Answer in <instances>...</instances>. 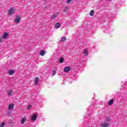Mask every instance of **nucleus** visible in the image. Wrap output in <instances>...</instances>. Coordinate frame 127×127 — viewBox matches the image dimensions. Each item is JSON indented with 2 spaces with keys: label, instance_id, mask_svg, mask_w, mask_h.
Here are the masks:
<instances>
[{
  "label": "nucleus",
  "instance_id": "f257e3e1",
  "mask_svg": "<svg viewBox=\"0 0 127 127\" xmlns=\"http://www.w3.org/2000/svg\"><path fill=\"white\" fill-rule=\"evenodd\" d=\"M15 12V10H14V8H11L8 11V14L9 15H12Z\"/></svg>",
  "mask_w": 127,
  "mask_h": 127
},
{
  "label": "nucleus",
  "instance_id": "f03ea898",
  "mask_svg": "<svg viewBox=\"0 0 127 127\" xmlns=\"http://www.w3.org/2000/svg\"><path fill=\"white\" fill-rule=\"evenodd\" d=\"M21 19V18L20 17V16H16V18H15L14 22H16V23H19Z\"/></svg>",
  "mask_w": 127,
  "mask_h": 127
},
{
  "label": "nucleus",
  "instance_id": "7ed1b4c3",
  "mask_svg": "<svg viewBox=\"0 0 127 127\" xmlns=\"http://www.w3.org/2000/svg\"><path fill=\"white\" fill-rule=\"evenodd\" d=\"M57 15H59V12L56 13L54 14L53 15L51 16V20H54L56 17H57Z\"/></svg>",
  "mask_w": 127,
  "mask_h": 127
},
{
  "label": "nucleus",
  "instance_id": "20e7f679",
  "mask_svg": "<svg viewBox=\"0 0 127 127\" xmlns=\"http://www.w3.org/2000/svg\"><path fill=\"white\" fill-rule=\"evenodd\" d=\"M101 127H109L110 126V123H107V122H104L101 124Z\"/></svg>",
  "mask_w": 127,
  "mask_h": 127
},
{
  "label": "nucleus",
  "instance_id": "39448f33",
  "mask_svg": "<svg viewBox=\"0 0 127 127\" xmlns=\"http://www.w3.org/2000/svg\"><path fill=\"white\" fill-rule=\"evenodd\" d=\"M7 95L9 96V97H10V96H12V94L13 93V91L11 89H10L9 90H7Z\"/></svg>",
  "mask_w": 127,
  "mask_h": 127
},
{
  "label": "nucleus",
  "instance_id": "423d86ee",
  "mask_svg": "<svg viewBox=\"0 0 127 127\" xmlns=\"http://www.w3.org/2000/svg\"><path fill=\"white\" fill-rule=\"evenodd\" d=\"M71 70V68H70V67L69 66H65L64 68V72H69V71Z\"/></svg>",
  "mask_w": 127,
  "mask_h": 127
},
{
  "label": "nucleus",
  "instance_id": "0eeeda50",
  "mask_svg": "<svg viewBox=\"0 0 127 127\" xmlns=\"http://www.w3.org/2000/svg\"><path fill=\"white\" fill-rule=\"evenodd\" d=\"M13 108H14V105H13V104H11L10 105H9L8 109L9 111H11V110H13Z\"/></svg>",
  "mask_w": 127,
  "mask_h": 127
},
{
  "label": "nucleus",
  "instance_id": "6e6552de",
  "mask_svg": "<svg viewBox=\"0 0 127 127\" xmlns=\"http://www.w3.org/2000/svg\"><path fill=\"white\" fill-rule=\"evenodd\" d=\"M8 37V33H4L2 36V38H4V39H5Z\"/></svg>",
  "mask_w": 127,
  "mask_h": 127
},
{
  "label": "nucleus",
  "instance_id": "1a4fd4ad",
  "mask_svg": "<svg viewBox=\"0 0 127 127\" xmlns=\"http://www.w3.org/2000/svg\"><path fill=\"white\" fill-rule=\"evenodd\" d=\"M36 119H37V115L36 114H34L33 115V116L31 117L32 121H36Z\"/></svg>",
  "mask_w": 127,
  "mask_h": 127
},
{
  "label": "nucleus",
  "instance_id": "9d476101",
  "mask_svg": "<svg viewBox=\"0 0 127 127\" xmlns=\"http://www.w3.org/2000/svg\"><path fill=\"white\" fill-rule=\"evenodd\" d=\"M104 29H105V30H104V32H105V33H108L109 32V31H110V29L109 28V27L108 26H106L104 27Z\"/></svg>",
  "mask_w": 127,
  "mask_h": 127
},
{
  "label": "nucleus",
  "instance_id": "9b49d317",
  "mask_svg": "<svg viewBox=\"0 0 127 127\" xmlns=\"http://www.w3.org/2000/svg\"><path fill=\"white\" fill-rule=\"evenodd\" d=\"M105 123H107L108 124H110L111 123V118H110V117H107L106 119H105Z\"/></svg>",
  "mask_w": 127,
  "mask_h": 127
},
{
  "label": "nucleus",
  "instance_id": "f8f14e48",
  "mask_svg": "<svg viewBox=\"0 0 127 127\" xmlns=\"http://www.w3.org/2000/svg\"><path fill=\"white\" fill-rule=\"evenodd\" d=\"M83 54H84V56H88V50L87 49H85L83 51Z\"/></svg>",
  "mask_w": 127,
  "mask_h": 127
},
{
  "label": "nucleus",
  "instance_id": "ddd939ff",
  "mask_svg": "<svg viewBox=\"0 0 127 127\" xmlns=\"http://www.w3.org/2000/svg\"><path fill=\"white\" fill-rule=\"evenodd\" d=\"M38 77H36L35 80H34V83L36 85V86H37V85H38Z\"/></svg>",
  "mask_w": 127,
  "mask_h": 127
},
{
  "label": "nucleus",
  "instance_id": "4468645a",
  "mask_svg": "<svg viewBox=\"0 0 127 127\" xmlns=\"http://www.w3.org/2000/svg\"><path fill=\"white\" fill-rule=\"evenodd\" d=\"M40 55H41V56H44V55H45V51L44 50L41 51Z\"/></svg>",
  "mask_w": 127,
  "mask_h": 127
},
{
  "label": "nucleus",
  "instance_id": "2eb2a0df",
  "mask_svg": "<svg viewBox=\"0 0 127 127\" xmlns=\"http://www.w3.org/2000/svg\"><path fill=\"white\" fill-rule=\"evenodd\" d=\"M25 121H26V119L25 117L23 118L21 121V125H23L25 123Z\"/></svg>",
  "mask_w": 127,
  "mask_h": 127
},
{
  "label": "nucleus",
  "instance_id": "dca6fc26",
  "mask_svg": "<svg viewBox=\"0 0 127 127\" xmlns=\"http://www.w3.org/2000/svg\"><path fill=\"white\" fill-rule=\"evenodd\" d=\"M113 104H114V99H111L109 102L108 105H109V106H112V105H113Z\"/></svg>",
  "mask_w": 127,
  "mask_h": 127
},
{
  "label": "nucleus",
  "instance_id": "f3484780",
  "mask_svg": "<svg viewBox=\"0 0 127 127\" xmlns=\"http://www.w3.org/2000/svg\"><path fill=\"white\" fill-rule=\"evenodd\" d=\"M60 26H61V24L59 23H57L55 27L56 28H59V27H60Z\"/></svg>",
  "mask_w": 127,
  "mask_h": 127
},
{
  "label": "nucleus",
  "instance_id": "a211bd4d",
  "mask_svg": "<svg viewBox=\"0 0 127 127\" xmlns=\"http://www.w3.org/2000/svg\"><path fill=\"white\" fill-rule=\"evenodd\" d=\"M15 72L13 70L11 69L8 71L9 75H12V74H14Z\"/></svg>",
  "mask_w": 127,
  "mask_h": 127
},
{
  "label": "nucleus",
  "instance_id": "6ab92c4d",
  "mask_svg": "<svg viewBox=\"0 0 127 127\" xmlns=\"http://www.w3.org/2000/svg\"><path fill=\"white\" fill-rule=\"evenodd\" d=\"M64 58H61L59 60L60 63H63L64 62Z\"/></svg>",
  "mask_w": 127,
  "mask_h": 127
},
{
  "label": "nucleus",
  "instance_id": "aec40b11",
  "mask_svg": "<svg viewBox=\"0 0 127 127\" xmlns=\"http://www.w3.org/2000/svg\"><path fill=\"white\" fill-rule=\"evenodd\" d=\"M61 41L62 42H64V41H66V37H63L62 38Z\"/></svg>",
  "mask_w": 127,
  "mask_h": 127
},
{
  "label": "nucleus",
  "instance_id": "412c9836",
  "mask_svg": "<svg viewBox=\"0 0 127 127\" xmlns=\"http://www.w3.org/2000/svg\"><path fill=\"white\" fill-rule=\"evenodd\" d=\"M89 14L91 16H93L94 15V10H91V11L89 13Z\"/></svg>",
  "mask_w": 127,
  "mask_h": 127
},
{
  "label": "nucleus",
  "instance_id": "4be33fe9",
  "mask_svg": "<svg viewBox=\"0 0 127 127\" xmlns=\"http://www.w3.org/2000/svg\"><path fill=\"white\" fill-rule=\"evenodd\" d=\"M4 126H5V123H2L0 124V127H4Z\"/></svg>",
  "mask_w": 127,
  "mask_h": 127
},
{
  "label": "nucleus",
  "instance_id": "5701e85b",
  "mask_svg": "<svg viewBox=\"0 0 127 127\" xmlns=\"http://www.w3.org/2000/svg\"><path fill=\"white\" fill-rule=\"evenodd\" d=\"M31 105H29L28 106V107H27V110H29L30 109H31Z\"/></svg>",
  "mask_w": 127,
  "mask_h": 127
},
{
  "label": "nucleus",
  "instance_id": "b1692460",
  "mask_svg": "<svg viewBox=\"0 0 127 127\" xmlns=\"http://www.w3.org/2000/svg\"><path fill=\"white\" fill-rule=\"evenodd\" d=\"M55 74H56V71L53 70V75L54 76V75H55Z\"/></svg>",
  "mask_w": 127,
  "mask_h": 127
},
{
  "label": "nucleus",
  "instance_id": "393cba45",
  "mask_svg": "<svg viewBox=\"0 0 127 127\" xmlns=\"http://www.w3.org/2000/svg\"><path fill=\"white\" fill-rule=\"evenodd\" d=\"M72 1V0H67L66 2L67 3H69V2H71Z\"/></svg>",
  "mask_w": 127,
  "mask_h": 127
},
{
  "label": "nucleus",
  "instance_id": "a878e982",
  "mask_svg": "<svg viewBox=\"0 0 127 127\" xmlns=\"http://www.w3.org/2000/svg\"><path fill=\"white\" fill-rule=\"evenodd\" d=\"M0 43H1V38H0Z\"/></svg>",
  "mask_w": 127,
  "mask_h": 127
},
{
  "label": "nucleus",
  "instance_id": "bb28decb",
  "mask_svg": "<svg viewBox=\"0 0 127 127\" xmlns=\"http://www.w3.org/2000/svg\"><path fill=\"white\" fill-rule=\"evenodd\" d=\"M107 1L111 0H106Z\"/></svg>",
  "mask_w": 127,
  "mask_h": 127
},
{
  "label": "nucleus",
  "instance_id": "cd10ccee",
  "mask_svg": "<svg viewBox=\"0 0 127 127\" xmlns=\"http://www.w3.org/2000/svg\"><path fill=\"white\" fill-rule=\"evenodd\" d=\"M45 0V1H46L47 0Z\"/></svg>",
  "mask_w": 127,
  "mask_h": 127
}]
</instances>
